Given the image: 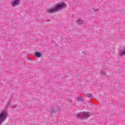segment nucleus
Wrapping results in <instances>:
<instances>
[{"mask_svg":"<svg viewBox=\"0 0 125 125\" xmlns=\"http://www.w3.org/2000/svg\"><path fill=\"white\" fill-rule=\"evenodd\" d=\"M94 10V12H96V11H95L94 10Z\"/></svg>","mask_w":125,"mask_h":125,"instance_id":"12","label":"nucleus"},{"mask_svg":"<svg viewBox=\"0 0 125 125\" xmlns=\"http://www.w3.org/2000/svg\"><path fill=\"white\" fill-rule=\"evenodd\" d=\"M50 112H52V113L55 111V109L54 108H50L49 109Z\"/></svg>","mask_w":125,"mask_h":125,"instance_id":"11","label":"nucleus"},{"mask_svg":"<svg viewBox=\"0 0 125 125\" xmlns=\"http://www.w3.org/2000/svg\"><path fill=\"white\" fill-rule=\"evenodd\" d=\"M7 117V112L4 111L0 113V124L1 122H4V119Z\"/></svg>","mask_w":125,"mask_h":125,"instance_id":"3","label":"nucleus"},{"mask_svg":"<svg viewBox=\"0 0 125 125\" xmlns=\"http://www.w3.org/2000/svg\"><path fill=\"white\" fill-rule=\"evenodd\" d=\"M89 117H90L89 112H80L77 116L76 118H78V119H82V120H86Z\"/></svg>","mask_w":125,"mask_h":125,"instance_id":"2","label":"nucleus"},{"mask_svg":"<svg viewBox=\"0 0 125 125\" xmlns=\"http://www.w3.org/2000/svg\"><path fill=\"white\" fill-rule=\"evenodd\" d=\"M100 74L101 75V76H102L103 77H105L106 76V71H100Z\"/></svg>","mask_w":125,"mask_h":125,"instance_id":"6","label":"nucleus"},{"mask_svg":"<svg viewBox=\"0 0 125 125\" xmlns=\"http://www.w3.org/2000/svg\"><path fill=\"white\" fill-rule=\"evenodd\" d=\"M35 56L37 57H41V56H42V54L40 52H36L35 53Z\"/></svg>","mask_w":125,"mask_h":125,"instance_id":"8","label":"nucleus"},{"mask_svg":"<svg viewBox=\"0 0 125 125\" xmlns=\"http://www.w3.org/2000/svg\"><path fill=\"white\" fill-rule=\"evenodd\" d=\"M78 101H83V98L82 97V96H79L77 98Z\"/></svg>","mask_w":125,"mask_h":125,"instance_id":"7","label":"nucleus"},{"mask_svg":"<svg viewBox=\"0 0 125 125\" xmlns=\"http://www.w3.org/2000/svg\"><path fill=\"white\" fill-rule=\"evenodd\" d=\"M20 4V0H12L11 2V5L13 7H15V6H18Z\"/></svg>","mask_w":125,"mask_h":125,"instance_id":"4","label":"nucleus"},{"mask_svg":"<svg viewBox=\"0 0 125 125\" xmlns=\"http://www.w3.org/2000/svg\"><path fill=\"white\" fill-rule=\"evenodd\" d=\"M83 20H79L78 21H77L78 23H79V24H83Z\"/></svg>","mask_w":125,"mask_h":125,"instance_id":"10","label":"nucleus"},{"mask_svg":"<svg viewBox=\"0 0 125 125\" xmlns=\"http://www.w3.org/2000/svg\"><path fill=\"white\" fill-rule=\"evenodd\" d=\"M65 6V3H62L60 4L57 5L55 7H53L52 8H48L47 10V13L48 14H52V13H54L55 12V11H57L59 10L60 9H61V8H63Z\"/></svg>","mask_w":125,"mask_h":125,"instance_id":"1","label":"nucleus"},{"mask_svg":"<svg viewBox=\"0 0 125 125\" xmlns=\"http://www.w3.org/2000/svg\"><path fill=\"white\" fill-rule=\"evenodd\" d=\"M125 55V48H123L120 52L119 55L120 56H124Z\"/></svg>","mask_w":125,"mask_h":125,"instance_id":"5","label":"nucleus"},{"mask_svg":"<svg viewBox=\"0 0 125 125\" xmlns=\"http://www.w3.org/2000/svg\"><path fill=\"white\" fill-rule=\"evenodd\" d=\"M85 97H92V94L91 93H87L85 95Z\"/></svg>","mask_w":125,"mask_h":125,"instance_id":"9","label":"nucleus"}]
</instances>
